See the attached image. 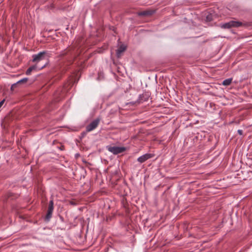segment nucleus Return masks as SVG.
<instances>
[{
	"label": "nucleus",
	"mask_w": 252,
	"mask_h": 252,
	"mask_svg": "<svg viewBox=\"0 0 252 252\" xmlns=\"http://www.w3.org/2000/svg\"><path fill=\"white\" fill-rule=\"evenodd\" d=\"M48 57L47 52L46 51L40 52L37 54L33 55L32 56V62L35 63L36 64L44 60L47 59Z\"/></svg>",
	"instance_id": "f257e3e1"
},
{
	"label": "nucleus",
	"mask_w": 252,
	"mask_h": 252,
	"mask_svg": "<svg viewBox=\"0 0 252 252\" xmlns=\"http://www.w3.org/2000/svg\"><path fill=\"white\" fill-rule=\"evenodd\" d=\"M242 24V23L238 21H231L229 22L221 24L220 27L222 29H230L233 27H239Z\"/></svg>",
	"instance_id": "f03ea898"
},
{
	"label": "nucleus",
	"mask_w": 252,
	"mask_h": 252,
	"mask_svg": "<svg viewBox=\"0 0 252 252\" xmlns=\"http://www.w3.org/2000/svg\"><path fill=\"white\" fill-rule=\"evenodd\" d=\"M107 149L109 152L115 155L124 152L126 150V148L123 147L111 146H107Z\"/></svg>",
	"instance_id": "7ed1b4c3"
},
{
	"label": "nucleus",
	"mask_w": 252,
	"mask_h": 252,
	"mask_svg": "<svg viewBox=\"0 0 252 252\" xmlns=\"http://www.w3.org/2000/svg\"><path fill=\"white\" fill-rule=\"evenodd\" d=\"M99 123V119H98L94 120L87 126V131L90 132L98 126Z\"/></svg>",
	"instance_id": "20e7f679"
},
{
	"label": "nucleus",
	"mask_w": 252,
	"mask_h": 252,
	"mask_svg": "<svg viewBox=\"0 0 252 252\" xmlns=\"http://www.w3.org/2000/svg\"><path fill=\"white\" fill-rule=\"evenodd\" d=\"M54 203L53 200H51L49 202L48 212L46 215V219L49 220L52 217V212L54 209Z\"/></svg>",
	"instance_id": "39448f33"
},
{
	"label": "nucleus",
	"mask_w": 252,
	"mask_h": 252,
	"mask_svg": "<svg viewBox=\"0 0 252 252\" xmlns=\"http://www.w3.org/2000/svg\"><path fill=\"white\" fill-rule=\"evenodd\" d=\"M152 157L153 155L152 154H146L139 157L137 159V161L140 163H143Z\"/></svg>",
	"instance_id": "423d86ee"
},
{
	"label": "nucleus",
	"mask_w": 252,
	"mask_h": 252,
	"mask_svg": "<svg viewBox=\"0 0 252 252\" xmlns=\"http://www.w3.org/2000/svg\"><path fill=\"white\" fill-rule=\"evenodd\" d=\"M46 65V64H45L44 65H43V66H41V67H38L37 66L36 64H35L34 65H32L31 67H30L28 70H27L26 71V74L27 75H29L30 74L31 72L32 71V70H36V69L38 68V70H40V69H42L43 68H44Z\"/></svg>",
	"instance_id": "0eeeda50"
},
{
	"label": "nucleus",
	"mask_w": 252,
	"mask_h": 252,
	"mask_svg": "<svg viewBox=\"0 0 252 252\" xmlns=\"http://www.w3.org/2000/svg\"><path fill=\"white\" fill-rule=\"evenodd\" d=\"M126 49V47L124 45H122L119 47L116 52L117 56L118 58L121 57L122 53L125 51Z\"/></svg>",
	"instance_id": "6e6552de"
},
{
	"label": "nucleus",
	"mask_w": 252,
	"mask_h": 252,
	"mask_svg": "<svg viewBox=\"0 0 252 252\" xmlns=\"http://www.w3.org/2000/svg\"><path fill=\"white\" fill-rule=\"evenodd\" d=\"M154 11L152 10H146L140 12L138 13L140 16H150L154 13Z\"/></svg>",
	"instance_id": "1a4fd4ad"
},
{
	"label": "nucleus",
	"mask_w": 252,
	"mask_h": 252,
	"mask_svg": "<svg viewBox=\"0 0 252 252\" xmlns=\"http://www.w3.org/2000/svg\"><path fill=\"white\" fill-rule=\"evenodd\" d=\"M232 78H228V79H226L223 80L222 83V84L223 86H227L229 85L232 83Z\"/></svg>",
	"instance_id": "9d476101"
},
{
	"label": "nucleus",
	"mask_w": 252,
	"mask_h": 252,
	"mask_svg": "<svg viewBox=\"0 0 252 252\" xmlns=\"http://www.w3.org/2000/svg\"><path fill=\"white\" fill-rule=\"evenodd\" d=\"M28 78H24L22 79H21L20 80H18L17 81V85H20L23 83H25L27 82Z\"/></svg>",
	"instance_id": "9b49d317"
},
{
	"label": "nucleus",
	"mask_w": 252,
	"mask_h": 252,
	"mask_svg": "<svg viewBox=\"0 0 252 252\" xmlns=\"http://www.w3.org/2000/svg\"><path fill=\"white\" fill-rule=\"evenodd\" d=\"M238 133L240 134V135H242L243 134V130H241V129H239L238 130Z\"/></svg>",
	"instance_id": "f8f14e48"
},
{
	"label": "nucleus",
	"mask_w": 252,
	"mask_h": 252,
	"mask_svg": "<svg viewBox=\"0 0 252 252\" xmlns=\"http://www.w3.org/2000/svg\"><path fill=\"white\" fill-rule=\"evenodd\" d=\"M16 87V84H14L11 86V89H14Z\"/></svg>",
	"instance_id": "ddd939ff"
}]
</instances>
